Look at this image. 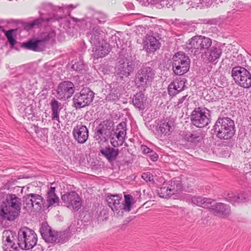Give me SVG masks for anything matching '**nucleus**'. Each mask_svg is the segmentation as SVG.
Here are the masks:
<instances>
[{
	"instance_id": "nucleus-35",
	"label": "nucleus",
	"mask_w": 251,
	"mask_h": 251,
	"mask_svg": "<svg viewBox=\"0 0 251 251\" xmlns=\"http://www.w3.org/2000/svg\"><path fill=\"white\" fill-rule=\"evenodd\" d=\"M40 42L41 41L38 40L35 41L31 40L27 42L23 43L22 44V47H24L25 48L30 50L37 51L38 45Z\"/></svg>"
},
{
	"instance_id": "nucleus-9",
	"label": "nucleus",
	"mask_w": 251,
	"mask_h": 251,
	"mask_svg": "<svg viewBox=\"0 0 251 251\" xmlns=\"http://www.w3.org/2000/svg\"><path fill=\"white\" fill-rule=\"evenodd\" d=\"M212 40L203 36H195L188 41V47L190 49L197 50H207L212 45Z\"/></svg>"
},
{
	"instance_id": "nucleus-23",
	"label": "nucleus",
	"mask_w": 251,
	"mask_h": 251,
	"mask_svg": "<svg viewBox=\"0 0 251 251\" xmlns=\"http://www.w3.org/2000/svg\"><path fill=\"white\" fill-rule=\"evenodd\" d=\"M116 69L117 74L123 78L124 76H128L130 73L134 71V67L132 64H128L126 66L121 64Z\"/></svg>"
},
{
	"instance_id": "nucleus-29",
	"label": "nucleus",
	"mask_w": 251,
	"mask_h": 251,
	"mask_svg": "<svg viewBox=\"0 0 251 251\" xmlns=\"http://www.w3.org/2000/svg\"><path fill=\"white\" fill-rule=\"evenodd\" d=\"M113 123L109 121H104L99 125V131L100 134L108 135L112 130Z\"/></svg>"
},
{
	"instance_id": "nucleus-21",
	"label": "nucleus",
	"mask_w": 251,
	"mask_h": 251,
	"mask_svg": "<svg viewBox=\"0 0 251 251\" xmlns=\"http://www.w3.org/2000/svg\"><path fill=\"white\" fill-rule=\"evenodd\" d=\"M182 139L185 141L196 144L200 142L202 140L201 134L199 132H190L188 131H184L181 134Z\"/></svg>"
},
{
	"instance_id": "nucleus-34",
	"label": "nucleus",
	"mask_w": 251,
	"mask_h": 251,
	"mask_svg": "<svg viewBox=\"0 0 251 251\" xmlns=\"http://www.w3.org/2000/svg\"><path fill=\"white\" fill-rule=\"evenodd\" d=\"M157 131L164 135H169L171 133V126L166 122H162L158 125Z\"/></svg>"
},
{
	"instance_id": "nucleus-28",
	"label": "nucleus",
	"mask_w": 251,
	"mask_h": 251,
	"mask_svg": "<svg viewBox=\"0 0 251 251\" xmlns=\"http://www.w3.org/2000/svg\"><path fill=\"white\" fill-rule=\"evenodd\" d=\"M53 183L51 184V186L47 193V201L50 205L57 203L59 200V198L55 193L56 187L53 186Z\"/></svg>"
},
{
	"instance_id": "nucleus-24",
	"label": "nucleus",
	"mask_w": 251,
	"mask_h": 251,
	"mask_svg": "<svg viewBox=\"0 0 251 251\" xmlns=\"http://www.w3.org/2000/svg\"><path fill=\"white\" fill-rule=\"evenodd\" d=\"M100 152L109 162H112L116 160L119 153V151L118 149L112 148H106L101 149Z\"/></svg>"
},
{
	"instance_id": "nucleus-20",
	"label": "nucleus",
	"mask_w": 251,
	"mask_h": 251,
	"mask_svg": "<svg viewBox=\"0 0 251 251\" xmlns=\"http://www.w3.org/2000/svg\"><path fill=\"white\" fill-rule=\"evenodd\" d=\"M210 208L213 213L217 216L225 217L229 215V208L228 206L222 203H216L215 204L210 205Z\"/></svg>"
},
{
	"instance_id": "nucleus-10",
	"label": "nucleus",
	"mask_w": 251,
	"mask_h": 251,
	"mask_svg": "<svg viewBox=\"0 0 251 251\" xmlns=\"http://www.w3.org/2000/svg\"><path fill=\"white\" fill-rule=\"evenodd\" d=\"M63 202L68 208L77 210L81 206L82 200L79 195L75 192L67 193L61 197Z\"/></svg>"
},
{
	"instance_id": "nucleus-31",
	"label": "nucleus",
	"mask_w": 251,
	"mask_h": 251,
	"mask_svg": "<svg viewBox=\"0 0 251 251\" xmlns=\"http://www.w3.org/2000/svg\"><path fill=\"white\" fill-rule=\"evenodd\" d=\"M167 185L173 195L180 191L182 187L180 181L176 179L169 181Z\"/></svg>"
},
{
	"instance_id": "nucleus-32",
	"label": "nucleus",
	"mask_w": 251,
	"mask_h": 251,
	"mask_svg": "<svg viewBox=\"0 0 251 251\" xmlns=\"http://www.w3.org/2000/svg\"><path fill=\"white\" fill-rule=\"evenodd\" d=\"M224 52L226 54V58L229 60L232 61L235 57L236 54L237 53V51L234 49V46L232 44H227L226 46Z\"/></svg>"
},
{
	"instance_id": "nucleus-14",
	"label": "nucleus",
	"mask_w": 251,
	"mask_h": 251,
	"mask_svg": "<svg viewBox=\"0 0 251 251\" xmlns=\"http://www.w3.org/2000/svg\"><path fill=\"white\" fill-rule=\"evenodd\" d=\"M122 197L116 195H108L106 198L109 206L119 216H122Z\"/></svg>"
},
{
	"instance_id": "nucleus-12",
	"label": "nucleus",
	"mask_w": 251,
	"mask_h": 251,
	"mask_svg": "<svg viewBox=\"0 0 251 251\" xmlns=\"http://www.w3.org/2000/svg\"><path fill=\"white\" fill-rule=\"evenodd\" d=\"M3 241L4 249L5 251H15L17 250L18 245L15 244L14 241L16 234L11 230H5L3 232Z\"/></svg>"
},
{
	"instance_id": "nucleus-11",
	"label": "nucleus",
	"mask_w": 251,
	"mask_h": 251,
	"mask_svg": "<svg viewBox=\"0 0 251 251\" xmlns=\"http://www.w3.org/2000/svg\"><path fill=\"white\" fill-rule=\"evenodd\" d=\"M75 92L74 84L69 81L60 84L57 89V98L60 100H66L72 97Z\"/></svg>"
},
{
	"instance_id": "nucleus-27",
	"label": "nucleus",
	"mask_w": 251,
	"mask_h": 251,
	"mask_svg": "<svg viewBox=\"0 0 251 251\" xmlns=\"http://www.w3.org/2000/svg\"><path fill=\"white\" fill-rule=\"evenodd\" d=\"M50 106L51 110L52 120H56L59 123V113L61 109L59 108V103L58 101L55 99H53L50 102Z\"/></svg>"
},
{
	"instance_id": "nucleus-39",
	"label": "nucleus",
	"mask_w": 251,
	"mask_h": 251,
	"mask_svg": "<svg viewBox=\"0 0 251 251\" xmlns=\"http://www.w3.org/2000/svg\"><path fill=\"white\" fill-rule=\"evenodd\" d=\"M142 178L147 182H154L153 176L149 172L143 173L142 175Z\"/></svg>"
},
{
	"instance_id": "nucleus-4",
	"label": "nucleus",
	"mask_w": 251,
	"mask_h": 251,
	"mask_svg": "<svg viewBox=\"0 0 251 251\" xmlns=\"http://www.w3.org/2000/svg\"><path fill=\"white\" fill-rule=\"evenodd\" d=\"M174 72L177 75H182L190 68V60L188 56L183 52H177L173 57Z\"/></svg>"
},
{
	"instance_id": "nucleus-33",
	"label": "nucleus",
	"mask_w": 251,
	"mask_h": 251,
	"mask_svg": "<svg viewBox=\"0 0 251 251\" xmlns=\"http://www.w3.org/2000/svg\"><path fill=\"white\" fill-rule=\"evenodd\" d=\"M158 194L160 197L166 199L170 198L173 195L167 185V182H164L162 187L158 190Z\"/></svg>"
},
{
	"instance_id": "nucleus-26",
	"label": "nucleus",
	"mask_w": 251,
	"mask_h": 251,
	"mask_svg": "<svg viewBox=\"0 0 251 251\" xmlns=\"http://www.w3.org/2000/svg\"><path fill=\"white\" fill-rule=\"evenodd\" d=\"M93 51L94 57L97 58L105 56L109 52L106 44H101V46L99 45L95 48H93Z\"/></svg>"
},
{
	"instance_id": "nucleus-8",
	"label": "nucleus",
	"mask_w": 251,
	"mask_h": 251,
	"mask_svg": "<svg viewBox=\"0 0 251 251\" xmlns=\"http://www.w3.org/2000/svg\"><path fill=\"white\" fill-rule=\"evenodd\" d=\"M94 97L93 92L89 88H84L79 93H77L74 96V105L76 108L84 107L92 102Z\"/></svg>"
},
{
	"instance_id": "nucleus-41",
	"label": "nucleus",
	"mask_w": 251,
	"mask_h": 251,
	"mask_svg": "<svg viewBox=\"0 0 251 251\" xmlns=\"http://www.w3.org/2000/svg\"><path fill=\"white\" fill-rule=\"evenodd\" d=\"M141 151L142 152L145 154L150 153L152 151L146 145H142L141 146Z\"/></svg>"
},
{
	"instance_id": "nucleus-6",
	"label": "nucleus",
	"mask_w": 251,
	"mask_h": 251,
	"mask_svg": "<svg viewBox=\"0 0 251 251\" xmlns=\"http://www.w3.org/2000/svg\"><path fill=\"white\" fill-rule=\"evenodd\" d=\"M191 120L195 126L203 127L210 123L209 111L204 108H196L191 113Z\"/></svg>"
},
{
	"instance_id": "nucleus-3",
	"label": "nucleus",
	"mask_w": 251,
	"mask_h": 251,
	"mask_svg": "<svg viewBox=\"0 0 251 251\" xmlns=\"http://www.w3.org/2000/svg\"><path fill=\"white\" fill-rule=\"evenodd\" d=\"M37 236L35 232L26 227L20 228L18 233V245L22 250L32 249L37 244Z\"/></svg>"
},
{
	"instance_id": "nucleus-25",
	"label": "nucleus",
	"mask_w": 251,
	"mask_h": 251,
	"mask_svg": "<svg viewBox=\"0 0 251 251\" xmlns=\"http://www.w3.org/2000/svg\"><path fill=\"white\" fill-rule=\"evenodd\" d=\"M191 201L198 206L205 208H210V205L212 203H214V201L211 199L206 198L202 199L200 197H192Z\"/></svg>"
},
{
	"instance_id": "nucleus-42",
	"label": "nucleus",
	"mask_w": 251,
	"mask_h": 251,
	"mask_svg": "<svg viewBox=\"0 0 251 251\" xmlns=\"http://www.w3.org/2000/svg\"><path fill=\"white\" fill-rule=\"evenodd\" d=\"M149 155L150 159L153 161H156L158 158L157 154L156 152H154L153 151H152L150 152Z\"/></svg>"
},
{
	"instance_id": "nucleus-15",
	"label": "nucleus",
	"mask_w": 251,
	"mask_h": 251,
	"mask_svg": "<svg viewBox=\"0 0 251 251\" xmlns=\"http://www.w3.org/2000/svg\"><path fill=\"white\" fill-rule=\"evenodd\" d=\"M222 54V50L220 47L213 46L208 48L202 55L207 62L213 63L220 58Z\"/></svg>"
},
{
	"instance_id": "nucleus-37",
	"label": "nucleus",
	"mask_w": 251,
	"mask_h": 251,
	"mask_svg": "<svg viewBox=\"0 0 251 251\" xmlns=\"http://www.w3.org/2000/svg\"><path fill=\"white\" fill-rule=\"evenodd\" d=\"M14 32V30L11 29L8 31H6L5 33V35L7 38L8 41L10 43V44L13 46L16 43L15 40L13 38L12 34Z\"/></svg>"
},
{
	"instance_id": "nucleus-30",
	"label": "nucleus",
	"mask_w": 251,
	"mask_h": 251,
	"mask_svg": "<svg viewBox=\"0 0 251 251\" xmlns=\"http://www.w3.org/2000/svg\"><path fill=\"white\" fill-rule=\"evenodd\" d=\"M29 196L32 199L34 209L35 210H40L43 205V198L42 197L36 194H30Z\"/></svg>"
},
{
	"instance_id": "nucleus-43",
	"label": "nucleus",
	"mask_w": 251,
	"mask_h": 251,
	"mask_svg": "<svg viewBox=\"0 0 251 251\" xmlns=\"http://www.w3.org/2000/svg\"><path fill=\"white\" fill-rule=\"evenodd\" d=\"M41 21L40 19H36L34 21L29 23L28 25L30 28L33 27L35 25H38L41 24Z\"/></svg>"
},
{
	"instance_id": "nucleus-5",
	"label": "nucleus",
	"mask_w": 251,
	"mask_h": 251,
	"mask_svg": "<svg viewBox=\"0 0 251 251\" xmlns=\"http://www.w3.org/2000/svg\"><path fill=\"white\" fill-rule=\"evenodd\" d=\"M231 76L241 87L248 88L251 86V75L245 68L239 66L233 68Z\"/></svg>"
},
{
	"instance_id": "nucleus-40",
	"label": "nucleus",
	"mask_w": 251,
	"mask_h": 251,
	"mask_svg": "<svg viewBox=\"0 0 251 251\" xmlns=\"http://www.w3.org/2000/svg\"><path fill=\"white\" fill-rule=\"evenodd\" d=\"M134 105L138 108L141 109L143 108L144 105L142 101H140L139 99L135 98L133 100Z\"/></svg>"
},
{
	"instance_id": "nucleus-22",
	"label": "nucleus",
	"mask_w": 251,
	"mask_h": 251,
	"mask_svg": "<svg viewBox=\"0 0 251 251\" xmlns=\"http://www.w3.org/2000/svg\"><path fill=\"white\" fill-rule=\"evenodd\" d=\"M136 201L134 197L129 194L124 195V201L122 203V216L124 211L129 212L132 205L135 203Z\"/></svg>"
},
{
	"instance_id": "nucleus-1",
	"label": "nucleus",
	"mask_w": 251,
	"mask_h": 251,
	"mask_svg": "<svg viewBox=\"0 0 251 251\" xmlns=\"http://www.w3.org/2000/svg\"><path fill=\"white\" fill-rule=\"evenodd\" d=\"M21 205L20 198L14 194L9 195L0 205V217L3 220H14L20 213Z\"/></svg>"
},
{
	"instance_id": "nucleus-18",
	"label": "nucleus",
	"mask_w": 251,
	"mask_h": 251,
	"mask_svg": "<svg viewBox=\"0 0 251 251\" xmlns=\"http://www.w3.org/2000/svg\"><path fill=\"white\" fill-rule=\"evenodd\" d=\"M144 48L148 53H153L159 49L160 44L155 37L149 36L144 43Z\"/></svg>"
},
{
	"instance_id": "nucleus-2",
	"label": "nucleus",
	"mask_w": 251,
	"mask_h": 251,
	"mask_svg": "<svg viewBox=\"0 0 251 251\" xmlns=\"http://www.w3.org/2000/svg\"><path fill=\"white\" fill-rule=\"evenodd\" d=\"M214 130L218 138L228 140L234 134V122L227 117L219 119L214 125Z\"/></svg>"
},
{
	"instance_id": "nucleus-17",
	"label": "nucleus",
	"mask_w": 251,
	"mask_h": 251,
	"mask_svg": "<svg viewBox=\"0 0 251 251\" xmlns=\"http://www.w3.org/2000/svg\"><path fill=\"white\" fill-rule=\"evenodd\" d=\"M41 234L46 242L52 243L57 239V234L51 230L49 226H43L40 230Z\"/></svg>"
},
{
	"instance_id": "nucleus-19",
	"label": "nucleus",
	"mask_w": 251,
	"mask_h": 251,
	"mask_svg": "<svg viewBox=\"0 0 251 251\" xmlns=\"http://www.w3.org/2000/svg\"><path fill=\"white\" fill-rule=\"evenodd\" d=\"M185 80L177 79L171 83L168 86V92L170 96H174L183 90L185 88Z\"/></svg>"
},
{
	"instance_id": "nucleus-16",
	"label": "nucleus",
	"mask_w": 251,
	"mask_h": 251,
	"mask_svg": "<svg viewBox=\"0 0 251 251\" xmlns=\"http://www.w3.org/2000/svg\"><path fill=\"white\" fill-rule=\"evenodd\" d=\"M73 135L76 140L79 143H84L88 137V130L83 125H77L73 129Z\"/></svg>"
},
{
	"instance_id": "nucleus-44",
	"label": "nucleus",
	"mask_w": 251,
	"mask_h": 251,
	"mask_svg": "<svg viewBox=\"0 0 251 251\" xmlns=\"http://www.w3.org/2000/svg\"><path fill=\"white\" fill-rule=\"evenodd\" d=\"M187 95L183 96L181 99L179 100V103H182L184 101V100L185 99V98L187 97Z\"/></svg>"
},
{
	"instance_id": "nucleus-7",
	"label": "nucleus",
	"mask_w": 251,
	"mask_h": 251,
	"mask_svg": "<svg viewBox=\"0 0 251 251\" xmlns=\"http://www.w3.org/2000/svg\"><path fill=\"white\" fill-rule=\"evenodd\" d=\"M154 73L150 67H145L141 69L136 75L135 85L141 90L145 91L149 82L153 79Z\"/></svg>"
},
{
	"instance_id": "nucleus-38",
	"label": "nucleus",
	"mask_w": 251,
	"mask_h": 251,
	"mask_svg": "<svg viewBox=\"0 0 251 251\" xmlns=\"http://www.w3.org/2000/svg\"><path fill=\"white\" fill-rule=\"evenodd\" d=\"M85 65L81 61L75 62L73 64L72 68L77 72H80L84 70Z\"/></svg>"
},
{
	"instance_id": "nucleus-13",
	"label": "nucleus",
	"mask_w": 251,
	"mask_h": 251,
	"mask_svg": "<svg viewBox=\"0 0 251 251\" xmlns=\"http://www.w3.org/2000/svg\"><path fill=\"white\" fill-rule=\"evenodd\" d=\"M115 134V138L112 137L111 139V144L114 147L122 145L125 141V138L126 135L125 123H122L117 126Z\"/></svg>"
},
{
	"instance_id": "nucleus-36",
	"label": "nucleus",
	"mask_w": 251,
	"mask_h": 251,
	"mask_svg": "<svg viewBox=\"0 0 251 251\" xmlns=\"http://www.w3.org/2000/svg\"><path fill=\"white\" fill-rule=\"evenodd\" d=\"M23 208L26 210L29 211H31L34 208L33 204L32 202V199H31L29 194L24 198L23 201Z\"/></svg>"
}]
</instances>
